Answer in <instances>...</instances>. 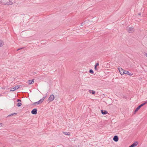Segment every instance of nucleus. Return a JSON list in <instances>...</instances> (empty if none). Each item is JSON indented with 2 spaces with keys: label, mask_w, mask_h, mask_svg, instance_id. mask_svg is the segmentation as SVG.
<instances>
[{
  "label": "nucleus",
  "mask_w": 147,
  "mask_h": 147,
  "mask_svg": "<svg viewBox=\"0 0 147 147\" xmlns=\"http://www.w3.org/2000/svg\"><path fill=\"white\" fill-rule=\"evenodd\" d=\"M2 4L4 5H10L13 4V3L10 0H3Z\"/></svg>",
  "instance_id": "obj_1"
},
{
  "label": "nucleus",
  "mask_w": 147,
  "mask_h": 147,
  "mask_svg": "<svg viewBox=\"0 0 147 147\" xmlns=\"http://www.w3.org/2000/svg\"><path fill=\"white\" fill-rule=\"evenodd\" d=\"M118 69L119 71L120 74L121 75H123L125 74V71L123 69L121 68H119Z\"/></svg>",
  "instance_id": "obj_2"
},
{
  "label": "nucleus",
  "mask_w": 147,
  "mask_h": 147,
  "mask_svg": "<svg viewBox=\"0 0 147 147\" xmlns=\"http://www.w3.org/2000/svg\"><path fill=\"white\" fill-rule=\"evenodd\" d=\"M127 30L129 33H132L134 32V28L132 27H129L127 28Z\"/></svg>",
  "instance_id": "obj_3"
},
{
  "label": "nucleus",
  "mask_w": 147,
  "mask_h": 147,
  "mask_svg": "<svg viewBox=\"0 0 147 147\" xmlns=\"http://www.w3.org/2000/svg\"><path fill=\"white\" fill-rule=\"evenodd\" d=\"M54 98L55 97L54 95L53 94H51L48 100H49L50 102H51L54 100Z\"/></svg>",
  "instance_id": "obj_4"
},
{
  "label": "nucleus",
  "mask_w": 147,
  "mask_h": 147,
  "mask_svg": "<svg viewBox=\"0 0 147 147\" xmlns=\"http://www.w3.org/2000/svg\"><path fill=\"white\" fill-rule=\"evenodd\" d=\"M37 109H34L31 111V113L34 115H36L37 113Z\"/></svg>",
  "instance_id": "obj_5"
},
{
  "label": "nucleus",
  "mask_w": 147,
  "mask_h": 147,
  "mask_svg": "<svg viewBox=\"0 0 147 147\" xmlns=\"http://www.w3.org/2000/svg\"><path fill=\"white\" fill-rule=\"evenodd\" d=\"M138 144V143L137 142L134 143L131 145L129 147H134L136 146Z\"/></svg>",
  "instance_id": "obj_6"
},
{
  "label": "nucleus",
  "mask_w": 147,
  "mask_h": 147,
  "mask_svg": "<svg viewBox=\"0 0 147 147\" xmlns=\"http://www.w3.org/2000/svg\"><path fill=\"white\" fill-rule=\"evenodd\" d=\"M113 140L115 142H117L119 140V138L118 136H115L113 138Z\"/></svg>",
  "instance_id": "obj_7"
},
{
  "label": "nucleus",
  "mask_w": 147,
  "mask_h": 147,
  "mask_svg": "<svg viewBox=\"0 0 147 147\" xmlns=\"http://www.w3.org/2000/svg\"><path fill=\"white\" fill-rule=\"evenodd\" d=\"M125 74H127L129 76H132L133 74L125 70Z\"/></svg>",
  "instance_id": "obj_8"
},
{
  "label": "nucleus",
  "mask_w": 147,
  "mask_h": 147,
  "mask_svg": "<svg viewBox=\"0 0 147 147\" xmlns=\"http://www.w3.org/2000/svg\"><path fill=\"white\" fill-rule=\"evenodd\" d=\"M101 112L102 114L103 115H106L108 113L107 111L105 110H101Z\"/></svg>",
  "instance_id": "obj_9"
},
{
  "label": "nucleus",
  "mask_w": 147,
  "mask_h": 147,
  "mask_svg": "<svg viewBox=\"0 0 147 147\" xmlns=\"http://www.w3.org/2000/svg\"><path fill=\"white\" fill-rule=\"evenodd\" d=\"M89 92L90 93H92L93 94H94L95 93V91L91 90H89Z\"/></svg>",
  "instance_id": "obj_10"
},
{
  "label": "nucleus",
  "mask_w": 147,
  "mask_h": 147,
  "mask_svg": "<svg viewBox=\"0 0 147 147\" xmlns=\"http://www.w3.org/2000/svg\"><path fill=\"white\" fill-rule=\"evenodd\" d=\"M147 103V100L145 102H144V103L141 104L139 106V107H140V108H141V107H142V106H144V105H145Z\"/></svg>",
  "instance_id": "obj_11"
},
{
  "label": "nucleus",
  "mask_w": 147,
  "mask_h": 147,
  "mask_svg": "<svg viewBox=\"0 0 147 147\" xmlns=\"http://www.w3.org/2000/svg\"><path fill=\"white\" fill-rule=\"evenodd\" d=\"M63 133L65 134V135H70V132H64V131H63Z\"/></svg>",
  "instance_id": "obj_12"
},
{
  "label": "nucleus",
  "mask_w": 147,
  "mask_h": 147,
  "mask_svg": "<svg viewBox=\"0 0 147 147\" xmlns=\"http://www.w3.org/2000/svg\"><path fill=\"white\" fill-rule=\"evenodd\" d=\"M4 45V43L1 40H0V47H2Z\"/></svg>",
  "instance_id": "obj_13"
},
{
  "label": "nucleus",
  "mask_w": 147,
  "mask_h": 147,
  "mask_svg": "<svg viewBox=\"0 0 147 147\" xmlns=\"http://www.w3.org/2000/svg\"><path fill=\"white\" fill-rule=\"evenodd\" d=\"M140 107H139V106H138L136 109L135 111V112H136L137 111H138L140 109Z\"/></svg>",
  "instance_id": "obj_14"
},
{
  "label": "nucleus",
  "mask_w": 147,
  "mask_h": 147,
  "mask_svg": "<svg viewBox=\"0 0 147 147\" xmlns=\"http://www.w3.org/2000/svg\"><path fill=\"white\" fill-rule=\"evenodd\" d=\"M27 82L29 84H32V82H31V81L30 80H28V81Z\"/></svg>",
  "instance_id": "obj_15"
},
{
  "label": "nucleus",
  "mask_w": 147,
  "mask_h": 147,
  "mask_svg": "<svg viewBox=\"0 0 147 147\" xmlns=\"http://www.w3.org/2000/svg\"><path fill=\"white\" fill-rule=\"evenodd\" d=\"M14 88H15L16 90V89H18L19 88H20V86H19V85L17 86L14 87Z\"/></svg>",
  "instance_id": "obj_16"
},
{
  "label": "nucleus",
  "mask_w": 147,
  "mask_h": 147,
  "mask_svg": "<svg viewBox=\"0 0 147 147\" xmlns=\"http://www.w3.org/2000/svg\"><path fill=\"white\" fill-rule=\"evenodd\" d=\"M40 103H39V101H38L37 102H34V104L36 105H38V104H40Z\"/></svg>",
  "instance_id": "obj_17"
},
{
  "label": "nucleus",
  "mask_w": 147,
  "mask_h": 147,
  "mask_svg": "<svg viewBox=\"0 0 147 147\" xmlns=\"http://www.w3.org/2000/svg\"><path fill=\"white\" fill-rule=\"evenodd\" d=\"M43 99L42 98L40 99L39 100V102L40 103H42L43 101Z\"/></svg>",
  "instance_id": "obj_18"
},
{
  "label": "nucleus",
  "mask_w": 147,
  "mask_h": 147,
  "mask_svg": "<svg viewBox=\"0 0 147 147\" xmlns=\"http://www.w3.org/2000/svg\"><path fill=\"white\" fill-rule=\"evenodd\" d=\"M16 105L18 107H20L22 105V104L21 103H18Z\"/></svg>",
  "instance_id": "obj_19"
},
{
  "label": "nucleus",
  "mask_w": 147,
  "mask_h": 147,
  "mask_svg": "<svg viewBox=\"0 0 147 147\" xmlns=\"http://www.w3.org/2000/svg\"><path fill=\"white\" fill-rule=\"evenodd\" d=\"M15 90V88H14V87H13V88H12L11 89V90L10 91H13L14 90Z\"/></svg>",
  "instance_id": "obj_20"
},
{
  "label": "nucleus",
  "mask_w": 147,
  "mask_h": 147,
  "mask_svg": "<svg viewBox=\"0 0 147 147\" xmlns=\"http://www.w3.org/2000/svg\"><path fill=\"white\" fill-rule=\"evenodd\" d=\"M89 72L91 74H93L94 71L92 69H91L89 70Z\"/></svg>",
  "instance_id": "obj_21"
},
{
  "label": "nucleus",
  "mask_w": 147,
  "mask_h": 147,
  "mask_svg": "<svg viewBox=\"0 0 147 147\" xmlns=\"http://www.w3.org/2000/svg\"><path fill=\"white\" fill-rule=\"evenodd\" d=\"M17 101L18 102H21V100L20 99H17Z\"/></svg>",
  "instance_id": "obj_22"
},
{
  "label": "nucleus",
  "mask_w": 147,
  "mask_h": 147,
  "mask_svg": "<svg viewBox=\"0 0 147 147\" xmlns=\"http://www.w3.org/2000/svg\"><path fill=\"white\" fill-rule=\"evenodd\" d=\"M98 65H99L98 63H97L96 64V65H95V66L97 67V66H98Z\"/></svg>",
  "instance_id": "obj_23"
},
{
  "label": "nucleus",
  "mask_w": 147,
  "mask_h": 147,
  "mask_svg": "<svg viewBox=\"0 0 147 147\" xmlns=\"http://www.w3.org/2000/svg\"><path fill=\"white\" fill-rule=\"evenodd\" d=\"M34 79H33L32 80H31V82H32V84L34 83Z\"/></svg>",
  "instance_id": "obj_24"
},
{
  "label": "nucleus",
  "mask_w": 147,
  "mask_h": 147,
  "mask_svg": "<svg viewBox=\"0 0 147 147\" xmlns=\"http://www.w3.org/2000/svg\"><path fill=\"white\" fill-rule=\"evenodd\" d=\"M23 48H24L22 47V48H20V49H18L17 50V51H18V50H20V49H23Z\"/></svg>",
  "instance_id": "obj_25"
},
{
  "label": "nucleus",
  "mask_w": 147,
  "mask_h": 147,
  "mask_svg": "<svg viewBox=\"0 0 147 147\" xmlns=\"http://www.w3.org/2000/svg\"><path fill=\"white\" fill-rule=\"evenodd\" d=\"M94 69L95 70H97L98 69L97 68V67L95 66H94Z\"/></svg>",
  "instance_id": "obj_26"
},
{
  "label": "nucleus",
  "mask_w": 147,
  "mask_h": 147,
  "mask_svg": "<svg viewBox=\"0 0 147 147\" xmlns=\"http://www.w3.org/2000/svg\"><path fill=\"white\" fill-rule=\"evenodd\" d=\"M46 96H45V97H43L42 98V99H43V100H44V99L46 97Z\"/></svg>",
  "instance_id": "obj_27"
},
{
  "label": "nucleus",
  "mask_w": 147,
  "mask_h": 147,
  "mask_svg": "<svg viewBox=\"0 0 147 147\" xmlns=\"http://www.w3.org/2000/svg\"><path fill=\"white\" fill-rule=\"evenodd\" d=\"M13 114H16H16H17V113H13V114H11V115H9V116H11V115H13Z\"/></svg>",
  "instance_id": "obj_28"
},
{
  "label": "nucleus",
  "mask_w": 147,
  "mask_h": 147,
  "mask_svg": "<svg viewBox=\"0 0 147 147\" xmlns=\"http://www.w3.org/2000/svg\"><path fill=\"white\" fill-rule=\"evenodd\" d=\"M3 0H0V3H2V2H3Z\"/></svg>",
  "instance_id": "obj_29"
},
{
  "label": "nucleus",
  "mask_w": 147,
  "mask_h": 147,
  "mask_svg": "<svg viewBox=\"0 0 147 147\" xmlns=\"http://www.w3.org/2000/svg\"><path fill=\"white\" fill-rule=\"evenodd\" d=\"M145 55L147 57V53H145Z\"/></svg>",
  "instance_id": "obj_30"
},
{
  "label": "nucleus",
  "mask_w": 147,
  "mask_h": 147,
  "mask_svg": "<svg viewBox=\"0 0 147 147\" xmlns=\"http://www.w3.org/2000/svg\"><path fill=\"white\" fill-rule=\"evenodd\" d=\"M83 23H81V26H83Z\"/></svg>",
  "instance_id": "obj_31"
},
{
  "label": "nucleus",
  "mask_w": 147,
  "mask_h": 147,
  "mask_svg": "<svg viewBox=\"0 0 147 147\" xmlns=\"http://www.w3.org/2000/svg\"><path fill=\"white\" fill-rule=\"evenodd\" d=\"M1 124H2V123H0V125H1Z\"/></svg>",
  "instance_id": "obj_32"
}]
</instances>
